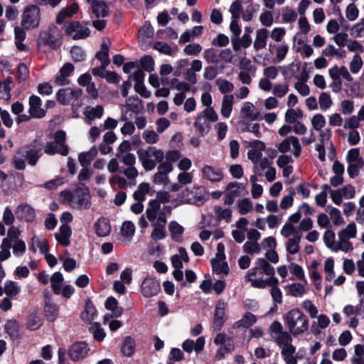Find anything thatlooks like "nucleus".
<instances>
[{"label":"nucleus","mask_w":364,"mask_h":364,"mask_svg":"<svg viewBox=\"0 0 364 364\" xmlns=\"http://www.w3.org/2000/svg\"><path fill=\"white\" fill-rule=\"evenodd\" d=\"M284 319L289 333L294 336L304 333L309 328L308 317L298 308L289 311Z\"/></svg>","instance_id":"nucleus-1"},{"label":"nucleus","mask_w":364,"mask_h":364,"mask_svg":"<svg viewBox=\"0 0 364 364\" xmlns=\"http://www.w3.org/2000/svg\"><path fill=\"white\" fill-rule=\"evenodd\" d=\"M88 345L84 341L73 343L66 350L65 348H59L58 350V364H65L66 355L73 362L83 360L90 351Z\"/></svg>","instance_id":"nucleus-2"},{"label":"nucleus","mask_w":364,"mask_h":364,"mask_svg":"<svg viewBox=\"0 0 364 364\" xmlns=\"http://www.w3.org/2000/svg\"><path fill=\"white\" fill-rule=\"evenodd\" d=\"M43 143L35 139L29 144L22 146L16 151L17 154L25 158L29 165L36 166L40 157L42 156Z\"/></svg>","instance_id":"nucleus-3"},{"label":"nucleus","mask_w":364,"mask_h":364,"mask_svg":"<svg viewBox=\"0 0 364 364\" xmlns=\"http://www.w3.org/2000/svg\"><path fill=\"white\" fill-rule=\"evenodd\" d=\"M58 35H59L58 29L55 26L49 27L47 31H41L37 41L38 47L48 46L52 50L58 49L62 41L56 38Z\"/></svg>","instance_id":"nucleus-4"},{"label":"nucleus","mask_w":364,"mask_h":364,"mask_svg":"<svg viewBox=\"0 0 364 364\" xmlns=\"http://www.w3.org/2000/svg\"><path fill=\"white\" fill-rule=\"evenodd\" d=\"M41 20V9L37 5L31 4L23 11L21 26L26 30L37 28Z\"/></svg>","instance_id":"nucleus-5"},{"label":"nucleus","mask_w":364,"mask_h":364,"mask_svg":"<svg viewBox=\"0 0 364 364\" xmlns=\"http://www.w3.org/2000/svg\"><path fill=\"white\" fill-rule=\"evenodd\" d=\"M63 28L65 35L73 40L85 39L90 35V28L76 21L65 22Z\"/></svg>","instance_id":"nucleus-6"},{"label":"nucleus","mask_w":364,"mask_h":364,"mask_svg":"<svg viewBox=\"0 0 364 364\" xmlns=\"http://www.w3.org/2000/svg\"><path fill=\"white\" fill-rule=\"evenodd\" d=\"M91 206V196L89 188H77L75 190L72 207L78 210H88Z\"/></svg>","instance_id":"nucleus-7"},{"label":"nucleus","mask_w":364,"mask_h":364,"mask_svg":"<svg viewBox=\"0 0 364 364\" xmlns=\"http://www.w3.org/2000/svg\"><path fill=\"white\" fill-rule=\"evenodd\" d=\"M161 291V284L156 278L147 276L141 284V293L143 296L150 298L156 296Z\"/></svg>","instance_id":"nucleus-8"},{"label":"nucleus","mask_w":364,"mask_h":364,"mask_svg":"<svg viewBox=\"0 0 364 364\" xmlns=\"http://www.w3.org/2000/svg\"><path fill=\"white\" fill-rule=\"evenodd\" d=\"M227 303L223 300H219L215 308L213 321V329L214 331H220L227 320L225 317V309Z\"/></svg>","instance_id":"nucleus-9"},{"label":"nucleus","mask_w":364,"mask_h":364,"mask_svg":"<svg viewBox=\"0 0 364 364\" xmlns=\"http://www.w3.org/2000/svg\"><path fill=\"white\" fill-rule=\"evenodd\" d=\"M15 214L18 220L26 223L33 222L36 217V210L27 203L18 205Z\"/></svg>","instance_id":"nucleus-10"},{"label":"nucleus","mask_w":364,"mask_h":364,"mask_svg":"<svg viewBox=\"0 0 364 364\" xmlns=\"http://www.w3.org/2000/svg\"><path fill=\"white\" fill-rule=\"evenodd\" d=\"M42 105L41 99L35 95H32L29 97V109L28 112L33 118L41 119L45 117L46 112L41 107Z\"/></svg>","instance_id":"nucleus-11"},{"label":"nucleus","mask_w":364,"mask_h":364,"mask_svg":"<svg viewBox=\"0 0 364 364\" xmlns=\"http://www.w3.org/2000/svg\"><path fill=\"white\" fill-rule=\"evenodd\" d=\"M75 67L70 63H65L60 69L59 75H56L55 77V83L58 86H63L68 85L70 83V80L67 78L72 74L74 71Z\"/></svg>","instance_id":"nucleus-12"},{"label":"nucleus","mask_w":364,"mask_h":364,"mask_svg":"<svg viewBox=\"0 0 364 364\" xmlns=\"http://www.w3.org/2000/svg\"><path fill=\"white\" fill-rule=\"evenodd\" d=\"M242 187H243L242 183L230 182L226 188L224 203L228 205H232L235 202V198L240 196L238 188Z\"/></svg>","instance_id":"nucleus-13"},{"label":"nucleus","mask_w":364,"mask_h":364,"mask_svg":"<svg viewBox=\"0 0 364 364\" xmlns=\"http://www.w3.org/2000/svg\"><path fill=\"white\" fill-rule=\"evenodd\" d=\"M80 93V90H73L69 87L61 88L56 93V100L60 104L67 105L75 97H77L78 94Z\"/></svg>","instance_id":"nucleus-14"},{"label":"nucleus","mask_w":364,"mask_h":364,"mask_svg":"<svg viewBox=\"0 0 364 364\" xmlns=\"http://www.w3.org/2000/svg\"><path fill=\"white\" fill-rule=\"evenodd\" d=\"M301 63L298 60H294L291 63L287 66L279 67L282 69V74L286 82H289L292 77L296 78V74L301 69Z\"/></svg>","instance_id":"nucleus-15"},{"label":"nucleus","mask_w":364,"mask_h":364,"mask_svg":"<svg viewBox=\"0 0 364 364\" xmlns=\"http://www.w3.org/2000/svg\"><path fill=\"white\" fill-rule=\"evenodd\" d=\"M202 172L203 178L212 182H220L223 178L222 170L215 168L209 165H205L202 169Z\"/></svg>","instance_id":"nucleus-16"},{"label":"nucleus","mask_w":364,"mask_h":364,"mask_svg":"<svg viewBox=\"0 0 364 364\" xmlns=\"http://www.w3.org/2000/svg\"><path fill=\"white\" fill-rule=\"evenodd\" d=\"M95 233L99 237H106L111 232V225L108 218H100L94 224Z\"/></svg>","instance_id":"nucleus-17"},{"label":"nucleus","mask_w":364,"mask_h":364,"mask_svg":"<svg viewBox=\"0 0 364 364\" xmlns=\"http://www.w3.org/2000/svg\"><path fill=\"white\" fill-rule=\"evenodd\" d=\"M92 6V11L96 18L106 17L108 15L109 8L105 1L99 0H87Z\"/></svg>","instance_id":"nucleus-18"},{"label":"nucleus","mask_w":364,"mask_h":364,"mask_svg":"<svg viewBox=\"0 0 364 364\" xmlns=\"http://www.w3.org/2000/svg\"><path fill=\"white\" fill-rule=\"evenodd\" d=\"M43 324V319L37 311L30 313L26 321V328L30 331L39 329Z\"/></svg>","instance_id":"nucleus-19"},{"label":"nucleus","mask_w":364,"mask_h":364,"mask_svg":"<svg viewBox=\"0 0 364 364\" xmlns=\"http://www.w3.org/2000/svg\"><path fill=\"white\" fill-rule=\"evenodd\" d=\"M43 311L45 312V316L48 321L54 322L59 315V306L53 302L45 303Z\"/></svg>","instance_id":"nucleus-20"},{"label":"nucleus","mask_w":364,"mask_h":364,"mask_svg":"<svg viewBox=\"0 0 364 364\" xmlns=\"http://www.w3.org/2000/svg\"><path fill=\"white\" fill-rule=\"evenodd\" d=\"M66 133L63 130H58L54 134V140L59 145V154L62 156H67L69 153V148L65 144Z\"/></svg>","instance_id":"nucleus-21"},{"label":"nucleus","mask_w":364,"mask_h":364,"mask_svg":"<svg viewBox=\"0 0 364 364\" xmlns=\"http://www.w3.org/2000/svg\"><path fill=\"white\" fill-rule=\"evenodd\" d=\"M96 315L97 310L92 301L87 298L85 302L84 311L81 313V318L82 320L90 322L95 318Z\"/></svg>","instance_id":"nucleus-22"},{"label":"nucleus","mask_w":364,"mask_h":364,"mask_svg":"<svg viewBox=\"0 0 364 364\" xmlns=\"http://www.w3.org/2000/svg\"><path fill=\"white\" fill-rule=\"evenodd\" d=\"M168 229L171 232V239L175 242H181L184 228L176 221L173 220L170 222Z\"/></svg>","instance_id":"nucleus-23"},{"label":"nucleus","mask_w":364,"mask_h":364,"mask_svg":"<svg viewBox=\"0 0 364 364\" xmlns=\"http://www.w3.org/2000/svg\"><path fill=\"white\" fill-rule=\"evenodd\" d=\"M269 31L266 28H260L256 32V38L254 42V48L256 50L264 48L267 46V39Z\"/></svg>","instance_id":"nucleus-24"},{"label":"nucleus","mask_w":364,"mask_h":364,"mask_svg":"<svg viewBox=\"0 0 364 364\" xmlns=\"http://www.w3.org/2000/svg\"><path fill=\"white\" fill-rule=\"evenodd\" d=\"M194 127L199 136H204L209 132L210 124L207 119L201 118V116H197Z\"/></svg>","instance_id":"nucleus-25"},{"label":"nucleus","mask_w":364,"mask_h":364,"mask_svg":"<svg viewBox=\"0 0 364 364\" xmlns=\"http://www.w3.org/2000/svg\"><path fill=\"white\" fill-rule=\"evenodd\" d=\"M105 307L107 310L113 312L116 317H120L123 313V308L119 306L118 301L112 296L107 298Z\"/></svg>","instance_id":"nucleus-26"},{"label":"nucleus","mask_w":364,"mask_h":364,"mask_svg":"<svg viewBox=\"0 0 364 364\" xmlns=\"http://www.w3.org/2000/svg\"><path fill=\"white\" fill-rule=\"evenodd\" d=\"M356 225L354 222L349 223L347 227L342 229L338 232V237L341 242H346L350 238H354L356 236Z\"/></svg>","instance_id":"nucleus-27"},{"label":"nucleus","mask_w":364,"mask_h":364,"mask_svg":"<svg viewBox=\"0 0 364 364\" xmlns=\"http://www.w3.org/2000/svg\"><path fill=\"white\" fill-rule=\"evenodd\" d=\"M256 321V316L250 312H247L240 320L234 323L233 327L248 328L253 326Z\"/></svg>","instance_id":"nucleus-28"},{"label":"nucleus","mask_w":364,"mask_h":364,"mask_svg":"<svg viewBox=\"0 0 364 364\" xmlns=\"http://www.w3.org/2000/svg\"><path fill=\"white\" fill-rule=\"evenodd\" d=\"M235 350L233 339H228L227 343L221 345L216 352L215 360H220L225 358V354L231 353Z\"/></svg>","instance_id":"nucleus-29"},{"label":"nucleus","mask_w":364,"mask_h":364,"mask_svg":"<svg viewBox=\"0 0 364 364\" xmlns=\"http://www.w3.org/2000/svg\"><path fill=\"white\" fill-rule=\"evenodd\" d=\"M234 103V97L232 95H225L223 97L222 102V107H221V114L225 117L228 118L232 110V105Z\"/></svg>","instance_id":"nucleus-30"},{"label":"nucleus","mask_w":364,"mask_h":364,"mask_svg":"<svg viewBox=\"0 0 364 364\" xmlns=\"http://www.w3.org/2000/svg\"><path fill=\"white\" fill-rule=\"evenodd\" d=\"M4 328L11 339L20 338L19 325L15 319L7 321Z\"/></svg>","instance_id":"nucleus-31"},{"label":"nucleus","mask_w":364,"mask_h":364,"mask_svg":"<svg viewBox=\"0 0 364 364\" xmlns=\"http://www.w3.org/2000/svg\"><path fill=\"white\" fill-rule=\"evenodd\" d=\"M63 280V276L60 272H55L50 277L51 287L55 294H60Z\"/></svg>","instance_id":"nucleus-32"},{"label":"nucleus","mask_w":364,"mask_h":364,"mask_svg":"<svg viewBox=\"0 0 364 364\" xmlns=\"http://www.w3.org/2000/svg\"><path fill=\"white\" fill-rule=\"evenodd\" d=\"M121 351L125 356H132L135 351V341L131 336H126L122 346Z\"/></svg>","instance_id":"nucleus-33"},{"label":"nucleus","mask_w":364,"mask_h":364,"mask_svg":"<svg viewBox=\"0 0 364 364\" xmlns=\"http://www.w3.org/2000/svg\"><path fill=\"white\" fill-rule=\"evenodd\" d=\"M212 269L217 274H223L228 275L230 272V268L228 262L225 261H218L216 259L210 260Z\"/></svg>","instance_id":"nucleus-34"},{"label":"nucleus","mask_w":364,"mask_h":364,"mask_svg":"<svg viewBox=\"0 0 364 364\" xmlns=\"http://www.w3.org/2000/svg\"><path fill=\"white\" fill-rule=\"evenodd\" d=\"M104 109L101 105H97L95 107H87L84 114L90 120H94L95 118H101L103 115Z\"/></svg>","instance_id":"nucleus-35"},{"label":"nucleus","mask_w":364,"mask_h":364,"mask_svg":"<svg viewBox=\"0 0 364 364\" xmlns=\"http://www.w3.org/2000/svg\"><path fill=\"white\" fill-rule=\"evenodd\" d=\"M256 265L262 269V272H260L261 274H264L267 276H272L275 274L274 268L264 258H257Z\"/></svg>","instance_id":"nucleus-36"},{"label":"nucleus","mask_w":364,"mask_h":364,"mask_svg":"<svg viewBox=\"0 0 364 364\" xmlns=\"http://www.w3.org/2000/svg\"><path fill=\"white\" fill-rule=\"evenodd\" d=\"M127 103L130 107V110L135 114L141 112L143 109L142 100L138 96L129 97L127 99Z\"/></svg>","instance_id":"nucleus-37"},{"label":"nucleus","mask_w":364,"mask_h":364,"mask_svg":"<svg viewBox=\"0 0 364 364\" xmlns=\"http://www.w3.org/2000/svg\"><path fill=\"white\" fill-rule=\"evenodd\" d=\"M214 212L217 215L218 220H225L228 223L231 221L232 211L230 209H223L220 206L217 205L214 208Z\"/></svg>","instance_id":"nucleus-38"},{"label":"nucleus","mask_w":364,"mask_h":364,"mask_svg":"<svg viewBox=\"0 0 364 364\" xmlns=\"http://www.w3.org/2000/svg\"><path fill=\"white\" fill-rule=\"evenodd\" d=\"M289 195L285 196L280 202V208L286 210L292 206L294 203V196L295 195V190L293 188L288 189Z\"/></svg>","instance_id":"nucleus-39"},{"label":"nucleus","mask_w":364,"mask_h":364,"mask_svg":"<svg viewBox=\"0 0 364 364\" xmlns=\"http://www.w3.org/2000/svg\"><path fill=\"white\" fill-rule=\"evenodd\" d=\"M355 355L357 357L351 358V362L353 364H364V345L357 344L354 347Z\"/></svg>","instance_id":"nucleus-40"},{"label":"nucleus","mask_w":364,"mask_h":364,"mask_svg":"<svg viewBox=\"0 0 364 364\" xmlns=\"http://www.w3.org/2000/svg\"><path fill=\"white\" fill-rule=\"evenodd\" d=\"M122 235L125 237H132L135 232V225L130 220H126L121 228Z\"/></svg>","instance_id":"nucleus-41"},{"label":"nucleus","mask_w":364,"mask_h":364,"mask_svg":"<svg viewBox=\"0 0 364 364\" xmlns=\"http://www.w3.org/2000/svg\"><path fill=\"white\" fill-rule=\"evenodd\" d=\"M198 116H201V118L207 119L209 122H215L218 119V115L212 107H207L203 112H200Z\"/></svg>","instance_id":"nucleus-42"},{"label":"nucleus","mask_w":364,"mask_h":364,"mask_svg":"<svg viewBox=\"0 0 364 364\" xmlns=\"http://www.w3.org/2000/svg\"><path fill=\"white\" fill-rule=\"evenodd\" d=\"M4 292L7 296L14 297L19 294L20 289L15 282L7 281L4 285Z\"/></svg>","instance_id":"nucleus-43"},{"label":"nucleus","mask_w":364,"mask_h":364,"mask_svg":"<svg viewBox=\"0 0 364 364\" xmlns=\"http://www.w3.org/2000/svg\"><path fill=\"white\" fill-rule=\"evenodd\" d=\"M70 54L73 61L82 62L85 60L86 54L84 50L77 46H73L70 50Z\"/></svg>","instance_id":"nucleus-44"},{"label":"nucleus","mask_w":364,"mask_h":364,"mask_svg":"<svg viewBox=\"0 0 364 364\" xmlns=\"http://www.w3.org/2000/svg\"><path fill=\"white\" fill-rule=\"evenodd\" d=\"M142 69L146 72L151 73L154 70V60L151 55H144L140 60Z\"/></svg>","instance_id":"nucleus-45"},{"label":"nucleus","mask_w":364,"mask_h":364,"mask_svg":"<svg viewBox=\"0 0 364 364\" xmlns=\"http://www.w3.org/2000/svg\"><path fill=\"white\" fill-rule=\"evenodd\" d=\"M320 108L322 110H326L330 108L333 104L331 95L328 92H322L318 98Z\"/></svg>","instance_id":"nucleus-46"},{"label":"nucleus","mask_w":364,"mask_h":364,"mask_svg":"<svg viewBox=\"0 0 364 364\" xmlns=\"http://www.w3.org/2000/svg\"><path fill=\"white\" fill-rule=\"evenodd\" d=\"M195 191H192V193L194 194V198L197 203H198V205H203L205 201V188L203 186L200 187H194Z\"/></svg>","instance_id":"nucleus-47"},{"label":"nucleus","mask_w":364,"mask_h":364,"mask_svg":"<svg viewBox=\"0 0 364 364\" xmlns=\"http://www.w3.org/2000/svg\"><path fill=\"white\" fill-rule=\"evenodd\" d=\"M242 0H236L232 3L230 12L232 14V19H238L240 18V13L242 11Z\"/></svg>","instance_id":"nucleus-48"},{"label":"nucleus","mask_w":364,"mask_h":364,"mask_svg":"<svg viewBox=\"0 0 364 364\" xmlns=\"http://www.w3.org/2000/svg\"><path fill=\"white\" fill-rule=\"evenodd\" d=\"M237 207L239 213L245 215L252 209V203L249 198H243L239 201Z\"/></svg>","instance_id":"nucleus-49"},{"label":"nucleus","mask_w":364,"mask_h":364,"mask_svg":"<svg viewBox=\"0 0 364 364\" xmlns=\"http://www.w3.org/2000/svg\"><path fill=\"white\" fill-rule=\"evenodd\" d=\"M154 225L155 228L151 233V237L156 241L164 239L166 236L164 230L165 227L155 223Z\"/></svg>","instance_id":"nucleus-50"},{"label":"nucleus","mask_w":364,"mask_h":364,"mask_svg":"<svg viewBox=\"0 0 364 364\" xmlns=\"http://www.w3.org/2000/svg\"><path fill=\"white\" fill-rule=\"evenodd\" d=\"M153 48L154 50H158L161 53H163V54H165L167 55H173L171 47L166 43H164L161 41H157L154 44Z\"/></svg>","instance_id":"nucleus-51"},{"label":"nucleus","mask_w":364,"mask_h":364,"mask_svg":"<svg viewBox=\"0 0 364 364\" xmlns=\"http://www.w3.org/2000/svg\"><path fill=\"white\" fill-rule=\"evenodd\" d=\"M216 82L223 94L231 92L234 90V85L227 80H218Z\"/></svg>","instance_id":"nucleus-52"},{"label":"nucleus","mask_w":364,"mask_h":364,"mask_svg":"<svg viewBox=\"0 0 364 364\" xmlns=\"http://www.w3.org/2000/svg\"><path fill=\"white\" fill-rule=\"evenodd\" d=\"M335 233L331 230L327 229L323 235V241L325 245L330 248L332 251L335 248Z\"/></svg>","instance_id":"nucleus-53"},{"label":"nucleus","mask_w":364,"mask_h":364,"mask_svg":"<svg viewBox=\"0 0 364 364\" xmlns=\"http://www.w3.org/2000/svg\"><path fill=\"white\" fill-rule=\"evenodd\" d=\"M311 124L314 129L320 131L326 124V119L321 114H316L311 119Z\"/></svg>","instance_id":"nucleus-54"},{"label":"nucleus","mask_w":364,"mask_h":364,"mask_svg":"<svg viewBox=\"0 0 364 364\" xmlns=\"http://www.w3.org/2000/svg\"><path fill=\"white\" fill-rule=\"evenodd\" d=\"M139 35L142 38H151L154 36V28L150 23L144 24L139 29Z\"/></svg>","instance_id":"nucleus-55"},{"label":"nucleus","mask_w":364,"mask_h":364,"mask_svg":"<svg viewBox=\"0 0 364 364\" xmlns=\"http://www.w3.org/2000/svg\"><path fill=\"white\" fill-rule=\"evenodd\" d=\"M363 66V60L361 57L356 54L353 56V60L350 63V70L353 73H358Z\"/></svg>","instance_id":"nucleus-56"},{"label":"nucleus","mask_w":364,"mask_h":364,"mask_svg":"<svg viewBox=\"0 0 364 364\" xmlns=\"http://www.w3.org/2000/svg\"><path fill=\"white\" fill-rule=\"evenodd\" d=\"M202 50V47L198 43H191L187 45L184 49L183 52L188 55H198Z\"/></svg>","instance_id":"nucleus-57"},{"label":"nucleus","mask_w":364,"mask_h":364,"mask_svg":"<svg viewBox=\"0 0 364 364\" xmlns=\"http://www.w3.org/2000/svg\"><path fill=\"white\" fill-rule=\"evenodd\" d=\"M291 294L295 297L301 296L305 292L304 285L299 283H294L289 285Z\"/></svg>","instance_id":"nucleus-58"},{"label":"nucleus","mask_w":364,"mask_h":364,"mask_svg":"<svg viewBox=\"0 0 364 364\" xmlns=\"http://www.w3.org/2000/svg\"><path fill=\"white\" fill-rule=\"evenodd\" d=\"M359 11L356 6L352 3L350 4L347 8H346V18L349 21H354L355 20L358 16Z\"/></svg>","instance_id":"nucleus-59"},{"label":"nucleus","mask_w":364,"mask_h":364,"mask_svg":"<svg viewBox=\"0 0 364 364\" xmlns=\"http://www.w3.org/2000/svg\"><path fill=\"white\" fill-rule=\"evenodd\" d=\"M143 138L149 144H155L159 140L158 134L153 130H145L143 132Z\"/></svg>","instance_id":"nucleus-60"},{"label":"nucleus","mask_w":364,"mask_h":364,"mask_svg":"<svg viewBox=\"0 0 364 364\" xmlns=\"http://www.w3.org/2000/svg\"><path fill=\"white\" fill-rule=\"evenodd\" d=\"M29 70L28 67L24 63H20L17 66V75L19 82L25 80L28 76Z\"/></svg>","instance_id":"nucleus-61"},{"label":"nucleus","mask_w":364,"mask_h":364,"mask_svg":"<svg viewBox=\"0 0 364 364\" xmlns=\"http://www.w3.org/2000/svg\"><path fill=\"white\" fill-rule=\"evenodd\" d=\"M329 213L335 225H340L344 223V220L341 217V211L338 208H332Z\"/></svg>","instance_id":"nucleus-62"},{"label":"nucleus","mask_w":364,"mask_h":364,"mask_svg":"<svg viewBox=\"0 0 364 364\" xmlns=\"http://www.w3.org/2000/svg\"><path fill=\"white\" fill-rule=\"evenodd\" d=\"M281 234L288 237L291 234H299V229H296L292 224L287 223L281 230Z\"/></svg>","instance_id":"nucleus-63"},{"label":"nucleus","mask_w":364,"mask_h":364,"mask_svg":"<svg viewBox=\"0 0 364 364\" xmlns=\"http://www.w3.org/2000/svg\"><path fill=\"white\" fill-rule=\"evenodd\" d=\"M243 250L247 254H254L259 252L260 247L257 242L247 241L243 245Z\"/></svg>","instance_id":"nucleus-64"}]
</instances>
